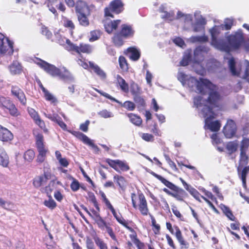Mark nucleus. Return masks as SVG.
Returning <instances> with one entry per match:
<instances>
[{
  "label": "nucleus",
  "instance_id": "1",
  "mask_svg": "<svg viewBox=\"0 0 249 249\" xmlns=\"http://www.w3.org/2000/svg\"><path fill=\"white\" fill-rule=\"evenodd\" d=\"M211 33L213 44L219 50L227 53L239 49L245 41L244 34L241 30L227 36L226 37L227 42L223 39H216V29L213 28Z\"/></svg>",
  "mask_w": 249,
  "mask_h": 249
},
{
  "label": "nucleus",
  "instance_id": "2",
  "mask_svg": "<svg viewBox=\"0 0 249 249\" xmlns=\"http://www.w3.org/2000/svg\"><path fill=\"white\" fill-rule=\"evenodd\" d=\"M190 80L192 83H196V89L200 93H203L204 91V87L209 90L208 97L206 100L210 107H219L222 100V96L218 91V87L212 83L209 79L199 78L197 80L195 77L191 78Z\"/></svg>",
  "mask_w": 249,
  "mask_h": 249
},
{
  "label": "nucleus",
  "instance_id": "3",
  "mask_svg": "<svg viewBox=\"0 0 249 249\" xmlns=\"http://www.w3.org/2000/svg\"><path fill=\"white\" fill-rule=\"evenodd\" d=\"M150 173L171 190V191L167 188H164L163 191L166 194L174 197L177 200L180 201H183L184 198L187 197V193L183 189L177 186L172 182L166 179L161 176L156 174L153 171H151Z\"/></svg>",
  "mask_w": 249,
  "mask_h": 249
},
{
  "label": "nucleus",
  "instance_id": "4",
  "mask_svg": "<svg viewBox=\"0 0 249 249\" xmlns=\"http://www.w3.org/2000/svg\"><path fill=\"white\" fill-rule=\"evenodd\" d=\"M135 31L133 26L128 24L121 25L120 30L115 33L112 37V41L115 46L121 47L124 44V39L132 38Z\"/></svg>",
  "mask_w": 249,
  "mask_h": 249
},
{
  "label": "nucleus",
  "instance_id": "5",
  "mask_svg": "<svg viewBox=\"0 0 249 249\" xmlns=\"http://www.w3.org/2000/svg\"><path fill=\"white\" fill-rule=\"evenodd\" d=\"M131 198L133 207L139 210L142 215L147 216L149 214L148 203L142 192H138L137 194L132 193Z\"/></svg>",
  "mask_w": 249,
  "mask_h": 249
},
{
  "label": "nucleus",
  "instance_id": "6",
  "mask_svg": "<svg viewBox=\"0 0 249 249\" xmlns=\"http://www.w3.org/2000/svg\"><path fill=\"white\" fill-rule=\"evenodd\" d=\"M124 3L122 0H113L104 8V16L114 18V14L118 15L124 10Z\"/></svg>",
  "mask_w": 249,
  "mask_h": 249
},
{
  "label": "nucleus",
  "instance_id": "7",
  "mask_svg": "<svg viewBox=\"0 0 249 249\" xmlns=\"http://www.w3.org/2000/svg\"><path fill=\"white\" fill-rule=\"evenodd\" d=\"M67 46L65 49L70 52H75L79 55L83 53H90L92 51V47L89 44L81 43L79 46L73 43L70 39L66 40Z\"/></svg>",
  "mask_w": 249,
  "mask_h": 249
},
{
  "label": "nucleus",
  "instance_id": "8",
  "mask_svg": "<svg viewBox=\"0 0 249 249\" xmlns=\"http://www.w3.org/2000/svg\"><path fill=\"white\" fill-rule=\"evenodd\" d=\"M36 145L38 154L36 160L38 163H42L45 160L48 149L44 142V137L41 133L37 134L36 136Z\"/></svg>",
  "mask_w": 249,
  "mask_h": 249
},
{
  "label": "nucleus",
  "instance_id": "9",
  "mask_svg": "<svg viewBox=\"0 0 249 249\" xmlns=\"http://www.w3.org/2000/svg\"><path fill=\"white\" fill-rule=\"evenodd\" d=\"M0 107L13 117H17L20 115V111L13 101L8 98L3 96L0 97Z\"/></svg>",
  "mask_w": 249,
  "mask_h": 249
},
{
  "label": "nucleus",
  "instance_id": "10",
  "mask_svg": "<svg viewBox=\"0 0 249 249\" xmlns=\"http://www.w3.org/2000/svg\"><path fill=\"white\" fill-rule=\"evenodd\" d=\"M119 224L132 232V234L129 235V237L133 243L136 246L138 249H145V246L144 244L138 238L137 233L132 227L134 224L132 220L124 219Z\"/></svg>",
  "mask_w": 249,
  "mask_h": 249
},
{
  "label": "nucleus",
  "instance_id": "11",
  "mask_svg": "<svg viewBox=\"0 0 249 249\" xmlns=\"http://www.w3.org/2000/svg\"><path fill=\"white\" fill-rule=\"evenodd\" d=\"M105 161L117 172H126L130 169L128 163L125 160H111L107 158L105 160Z\"/></svg>",
  "mask_w": 249,
  "mask_h": 249
},
{
  "label": "nucleus",
  "instance_id": "12",
  "mask_svg": "<svg viewBox=\"0 0 249 249\" xmlns=\"http://www.w3.org/2000/svg\"><path fill=\"white\" fill-rule=\"evenodd\" d=\"M14 52L13 43L0 33V54L12 55Z\"/></svg>",
  "mask_w": 249,
  "mask_h": 249
},
{
  "label": "nucleus",
  "instance_id": "13",
  "mask_svg": "<svg viewBox=\"0 0 249 249\" xmlns=\"http://www.w3.org/2000/svg\"><path fill=\"white\" fill-rule=\"evenodd\" d=\"M110 18L104 16L102 21L105 31L109 34L116 31L121 23V19L111 20Z\"/></svg>",
  "mask_w": 249,
  "mask_h": 249
},
{
  "label": "nucleus",
  "instance_id": "14",
  "mask_svg": "<svg viewBox=\"0 0 249 249\" xmlns=\"http://www.w3.org/2000/svg\"><path fill=\"white\" fill-rule=\"evenodd\" d=\"M94 89L100 94L102 96H103L104 97L107 98V99H108L110 100L111 101L120 104L121 105V106L126 109L127 110L129 111H133L135 109L136 107V105L132 101H126L124 102L123 104H122L120 103L118 100L116 99L110 95L109 94L103 92L102 90H100L94 88Z\"/></svg>",
  "mask_w": 249,
  "mask_h": 249
},
{
  "label": "nucleus",
  "instance_id": "15",
  "mask_svg": "<svg viewBox=\"0 0 249 249\" xmlns=\"http://www.w3.org/2000/svg\"><path fill=\"white\" fill-rule=\"evenodd\" d=\"M166 226L167 230H168L172 234H175L180 245L181 246V248H188V243L184 240L179 227L176 225L174 226V228L176 231L175 233H174V230L170 222H166Z\"/></svg>",
  "mask_w": 249,
  "mask_h": 249
},
{
  "label": "nucleus",
  "instance_id": "16",
  "mask_svg": "<svg viewBox=\"0 0 249 249\" xmlns=\"http://www.w3.org/2000/svg\"><path fill=\"white\" fill-rule=\"evenodd\" d=\"M11 93L12 96L18 99L20 103L24 106H26L27 98L23 90L17 85L11 86Z\"/></svg>",
  "mask_w": 249,
  "mask_h": 249
},
{
  "label": "nucleus",
  "instance_id": "17",
  "mask_svg": "<svg viewBox=\"0 0 249 249\" xmlns=\"http://www.w3.org/2000/svg\"><path fill=\"white\" fill-rule=\"evenodd\" d=\"M237 131V126L235 122L229 119L223 127V132L226 138H232L235 135Z\"/></svg>",
  "mask_w": 249,
  "mask_h": 249
},
{
  "label": "nucleus",
  "instance_id": "18",
  "mask_svg": "<svg viewBox=\"0 0 249 249\" xmlns=\"http://www.w3.org/2000/svg\"><path fill=\"white\" fill-rule=\"evenodd\" d=\"M99 194L101 196V198L102 199L103 202L105 204L106 207L107 209H108L111 212L113 216L116 219L117 221L120 223L121 222H122L125 219L122 216V215L120 214V215H118L115 209L110 202L109 200L108 199V198L107 197V196L105 193L102 191H99Z\"/></svg>",
  "mask_w": 249,
  "mask_h": 249
},
{
  "label": "nucleus",
  "instance_id": "19",
  "mask_svg": "<svg viewBox=\"0 0 249 249\" xmlns=\"http://www.w3.org/2000/svg\"><path fill=\"white\" fill-rule=\"evenodd\" d=\"M52 174L50 172H44L42 175L35 177L33 179V184L36 188H38L51 179Z\"/></svg>",
  "mask_w": 249,
  "mask_h": 249
},
{
  "label": "nucleus",
  "instance_id": "20",
  "mask_svg": "<svg viewBox=\"0 0 249 249\" xmlns=\"http://www.w3.org/2000/svg\"><path fill=\"white\" fill-rule=\"evenodd\" d=\"M37 59L39 61V62L37 63V64L41 69L52 76H56L57 72L58 71V68L40 58H37Z\"/></svg>",
  "mask_w": 249,
  "mask_h": 249
},
{
  "label": "nucleus",
  "instance_id": "21",
  "mask_svg": "<svg viewBox=\"0 0 249 249\" xmlns=\"http://www.w3.org/2000/svg\"><path fill=\"white\" fill-rule=\"evenodd\" d=\"M75 10L77 15L82 14L90 15L89 6L85 1L82 0H78L76 2Z\"/></svg>",
  "mask_w": 249,
  "mask_h": 249
},
{
  "label": "nucleus",
  "instance_id": "22",
  "mask_svg": "<svg viewBox=\"0 0 249 249\" xmlns=\"http://www.w3.org/2000/svg\"><path fill=\"white\" fill-rule=\"evenodd\" d=\"M190 193L196 198V200L199 202H201V198L203 199L208 203L209 206L212 209L213 211L217 213H218L217 209L213 205L212 202L210 200H208V199L206 197L201 195V194L196 189L194 188H191V189L190 191Z\"/></svg>",
  "mask_w": 249,
  "mask_h": 249
},
{
  "label": "nucleus",
  "instance_id": "23",
  "mask_svg": "<svg viewBox=\"0 0 249 249\" xmlns=\"http://www.w3.org/2000/svg\"><path fill=\"white\" fill-rule=\"evenodd\" d=\"M71 133L79 140L82 141L85 144L88 145L94 148H97V145L94 143L93 141L82 132L79 131H73L71 132Z\"/></svg>",
  "mask_w": 249,
  "mask_h": 249
},
{
  "label": "nucleus",
  "instance_id": "24",
  "mask_svg": "<svg viewBox=\"0 0 249 249\" xmlns=\"http://www.w3.org/2000/svg\"><path fill=\"white\" fill-rule=\"evenodd\" d=\"M124 53L129 57L130 59L134 61L139 60L141 56L140 51L135 47L128 48Z\"/></svg>",
  "mask_w": 249,
  "mask_h": 249
},
{
  "label": "nucleus",
  "instance_id": "25",
  "mask_svg": "<svg viewBox=\"0 0 249 249\" xmlns=\"http://www.w3.org/2000/svg\"><path fill=\"white\" fill-rule=\"evenodd\" d=\"M13 139V135L7 128L0 124V140L3 142H9Z\"/></svg>",
  "mask_w": 249,
  "mask_h": 249
},
{
  "label": "nucleus",
  "instance_id": "26",
  "mask_svg": "<svg viewBox=\"0 0 249 249\" xmlns=\"http://www.w3.org/2000/svg\"><path fill=\"white\" fill-rule=\"evenodd\" d=\"M45 117L51 120L52 121L57 123L59 126L64 130L67 129L66 124L62 121L61 118L57 113L45 114Z\"/></svg>",
  "mask_w": 249,
  "mask_h": 249
},
{
  "label": "nucleus",
  "instance_id": "27",
  "mask_svg": "<svg viewBox=\"0 0 249 249\" xmlns=\"http://www.w3.org/2000/svg\"><path fill=\"white\" fill-rule=\"evenodd\" d=\"M214 107L205 105L202 109L205 119V124L211 122V120L215 118V114L213 111Z\"/></svg>",
  "mask_w": 249,
  "mask_h": 249
},
{
  "label": "nucleus",
  "instance_id": "28",
  "mask_svg": "<svg viewBox=\"0 0 249 249\" xmlns=\"http://www.w3.org/2000/svg\"><path fill=\"white\" fill-rule=\"evenodd\" d=\"M8 68L11 73L13 75L20 74L22 71L21 65L17 60L13 61L9 66Z\"/></svg>",
  "mask_w": 249,
  "mask_h": 249
},
{
  "label": "nucleus",
  "instance_id": "29",
  "mask_svg": "<svg viewBox=\"0 0 249 249\" xmlns=\"http://www.w3.org/2000/svg\"><path fill=\"white\" fill-rule=\"evenodd\" d=\"M89 66L93 71L102 80H105L107 78L106 73L98 65L93 62H89Z\"/></svg>",
  "mask_w": 249,
  "mask_h": 249
},
{
  "label": "nucleus",
  "instance_id": "30",
  "mask_svg": "<svg viewBox=\"0 0 249 249\" xmlns=\"http://www.w3.org/2000/svg\"><path fill=\"white\" fill-rule=\"evenodd\" d=\"M193 77H188L187 75L183 72H179L178 74V79L184 86L188 81V85L190 87H193V84L197 85L196 83H192L190 80L191 78Z\"/></svg>",
  "mask_w": 249,
  "mask_h": 249
},
{
  "label": "nucleus",
  "instance_id": "31",
  "mask_svg": "<svg viewBox=\"0 0 249 249\" xmlns=\"http://www.w3.org/2000/svg\"><path fill=\"white\" fill-rule=\"evenodd\" d=\"M249 162V157L246 153L240 152L237 171L240 172L242 169L246 166Z\"/></svg>",
  "mask_w": 249,
  "mask_h": 249
},
{
  "label": "nucleus",
  "instance_id": "32",
  "mask_svg": "<svg viewBox=\"0 0 249 249\" xmlns=\"http://www.w3.org/2000/svg\"><path fill=\"white\" fill-rule=\"evenodd\" d=\"M239 143L237 140L229 142L226 145V149L228 151V154L231 155L235 152L238 148Z\"/></svg>",
  "mask_w": 249,
  "mask_h": 249
},
{
  "label": "nucleus",
  "instance_id": "33",
  "mask_svg": "<svg viewBox=\"0 0 249 249\" xmlns=\"http://www.w3.org/2000/svg\"><path fill=\"white\" fill-rule=\"evenodd\" d=\"M62 185V183L59 181H57L55 179L51 180L48 185L46 186L43 189L44 192L47 194V196L51 195L52 192L53 190L55 188V185Z\"/></svg>",
  "mask_w": 249,
  "mask_h": 249
},
{
  "label": "nucleus",
  "instance_id": "34",
  "mask_svg": "<svg viewBox=\"0 0 249 249\" xmlns=\"http://www.w3.org/2000/svg\"><path fill=\"white\" fill-rule=\"evenodd\" d=\"M92 213L97 217L96 220V223L98 225L99 228L101 230H104L108 224L103 219V218L100 215V214L95 211L93 209L91 210Z\"/></svg>",
  "mask_w": 249,
  "mask_h": 249
},
{
  "label": "nucleus",
  "instance_id": "35",
  "mask_svg": "<svg viewBox=\"0 0 249 249\" xmlns=\"http://www.w3.org/2000/svg\"><path fill=\"white\" fill-rule=\"evenodd\" d=\"M116 80L121 90L125 93H128L129 91V86L125 80L119 74L116 76Z\"/></svg>",
  "mask_w": 249,
  "mask_h": 249
},
{
  "label": "nucleus",
  "instance_id": "36",
  "mask_svg": "<svg viewBox=\"0 0 249 249\" xmlns=\"http://www.w3.org/2000/svg\"><path fill=\"white\" fill-rule=\"evenodd\" d=\"M0 164L4 167L9 164L8 156L2 147H0Z\"/></svg>",
  "mask_w": 249,
  "mask_h": 249
},
{
  "label": "nucleus",
  "instance_id": "37",
  "mask_svg": "<svg viewBox=\"0 0 249 249\" xmlns=\"http://www.w3.org/2000/svg\"><path fill=\"white\" fill-rule=\"evenodd\" d=\"M90 15L86 14L77 15V19L79 24L84 27H87L89 25V21L88 17Z\"/></svg>",
  "mask_w": 249,
  "mask_h": 249
},
{
  "label": "nucleus",
  "instance_id": "38",
  "mask_svg": "<svg viewBox=\"0 0 249 249\" xmlns=\"http://www.w3.org/2000/svg\"><path fill=\"white\" fill-rule=\"evenodd\" d=\"M220 207L223 213L230 220L235 221L236 217L233 214L232 211L229 207L224 204H221Z\"/></svg>",
  "mask_w": 249,
  "mask_h": 249
},
{
  "label": "nucleus",
  "instance_id": "39",
  "mask_svg": "<svg viewBox=\"0 0 249 249\" xmlns=\"http://www.w3.org/2000/svg\"><path fill=\"white\" fill-rule=\"evenodd\" d=\"M113 179L117 185H118L122 190L124 189L126 186V181L124 177L116 174L114 176Z\"/></svg>",
  "mask_w": 249,
  "mask_h": 249
},
{
  "label": "nucleus",
  "instance_id": "40",
  "mask_svg": "<svg viewBox=\"0 0 249 249\" xmlns=\"http://www.w3.org/2000/svg\"><path fill=\"white\" fill-rule=\"evenodd\" d=\"M127 116L130 121L134 124L137 126H140L142 124V119L140 116L131 113H128Z\"/></svg>",
  "mask_w": 249,
  "mask_h": 249
},
{
  "label": "nucleus",
  "instance_id": "41",
  "mask_svg": "<svg viewBox=\"0 0 249 249\" xmlns=\"http://www.w3.org/2000/svg\"><path fill=\"white\" fill-rule=\"evenodd\" d=\"M130 90V92L133 97L141 95L142 92L141 88L134 82L131 83Z\"/></svg>",
  "mask_w": 249,
  "mask_h": 249
},
{
  "label": "nucleus",
  "instance_id": "42",
  "mask_svg": "<svg viewBox=\"0 0 249 249\" xmlns=\"http://www.w3.org/2000/svg\"><path fill=\"white\" fill-rule=\"evenodd\" d=\"M55 157L58 160L60 165L64 167H67L69 164V162L66 158H62L60 151H56L55 152Z\"/></svg>",
  "mask_w": 249,
  "mask_h": 249
},
{
  "label": "nucleus",
  "instance_id": "43",
  "mask_svg": "<svg viewBox=\"0 0 249 249\" xmlns=\"http://www.w3.org/2000/svg\"><path fill=\"white\" fill-rule=\"evenodd\" d=\"M150 218L151 219V226H152V229L154 232V233L155 235H159L160 233V224H158L157 223V221L155 218V217L152 215L151 214H150Z\"/></svg>",
  "mask_w": 249,
  "mask_h": 249
},
{
  "label": "nucleus",
  "instance_id": "44",
  "mask_svg": "<svg viewBox=\"0 0 249 249\" xmlns=\"http://www.w3.org/2000/svg\"><path fill=\"white\" fill-rule=\"evenodd\" d=\"M208 128L212 132H217L220 130L221 124L218 120L206 124Z\"/></svg>",
  "mask_w": 249,
  "mask_h": 249
},
{
  "label": "nucleus",
  "instance_id": "45",
  "mask_svg": "<svg viewBox=\"0 0 249 249\" xmlns=\"http://www.w3.org/2000/svg\"><path fill=\"white\" fill-rule=\"evenodd\" d=\"M119 66L122 71L127 72L129 69L128 64L126 58L122 55L119 57L118 59Z\"/></svg>",
  "mask_w": 249,
  "mask_h": 249
},
{
  "label": "nucleus",
  "instance_id": "46",
  "mask_svg": "<svg viewBox=\"0 0 249 249\" xmlns=\"http://www.w3.org/2000/svg\"><path fill=\"white\" fill-rule=\"evenodd\" d=\"M55 76L59 77L61 79L65 80L70 79L71 77V74L70 72L64 68L63 70L58 69V71L57 72Z\"/></svg>",
  "mask_w": 249,
  "mask_h": 249
},
{
  "label": "nucleus",
  "instance_id": "47",
  "mask_svg": "<svg viewBox=\"0 0 249 249\" xmlns=\"http://www.w3.org/2000/svg\"><path fill=\"white\" fill-rule=\"evenodd\" d=\"M49 197L48 200H45L43 202V204L50 210L54 209L56 206L57 204L55 201L53 199L52 196H47Z\"/></svg>",
  "mask_w": 249,
  "mask_h": 249
},
{
  "label": "nucleus",
  "instance_id": "48",
  "mask_svg": "<svg viewBox=\"0 0 249 249\" xmlns=\"http://www.w3.org/2000/svg\"><path fill=\"white\" fill-rule=\"evenodd\" d=\"M88 196L89 202L92 203L97 211L99 212L100 210L99 205L94 193L91 192H89L88 193Z\"/></svg>",
  "mask_w": 249,
  "mask_h": 249
},
{
  "label": "nucleus",
  "instance_id": "49",
  "mask_svg": "<svg viewBox=\"0 0 249 249\" xmlns=\"http://www.w3.org/2000/svg\"><path fill=\"white\" fill-rule=\"evenodd\" d=\"M133 100L136 104V106L138 108H143L145 106V102L144 99L139 95L133 97Z\"/></svg>",
  "mask_w": 249,
  "mask_h": 249
},
{
  "label": "nucleus",
  "instance_id": "50",
  "mask_svg": "<svg viewBox=\"0 0 249 249\" xmlns=\"http://www.w3.org/2000/svg\"><path fill=\"white\" fill-rule=\"evenodd\" d=\"M95 244L99 249H108L107 244L104 241L98 236L93 238Z\"/></svg>",
  "mask_w": 249,
  "mask_h": 249
},
{
  "label": "nucleus",
  "instance_id": "51",
  "mask_svg": "<svg viewBox=\"0 0 249 249\" xmlns=\"http://www.w3.org/2000/svg\"><path fill=\"white\" fill-rule=\"evenodd\" d=\"M229 66L230 71L233 75L238 76L240 72L237 71L235 68V62L234 59L232 57L229 61Z\"/></svg>",
  "mask_w": 249,
  "mask_h": 249
},
{
  "label": "nucleus",
  "instance_id": "52",
  "mask_svg": "<svg viewBox=\"0 0 249 249\" xmlns=\"http://www.w3.org/2000/svg\"><path fill=\"white\" fill-rule=\"evenodd\" d=\"M190 39L192 43L206 42L208 41V37L205 35L201 36H192Z\"/></svg>",
  "mask_w": 249,
  "mask_h": 249
},
{
  "label": "nucleus",
  "instance_id": "53",
  "mask_svg": "<svg viewBox=\"0 0 249 249\" xmlns=\"http://www.w3.org/2000/svg\"><path fill=\"white\" fill-rule=\"evenodd\" d=\"M35 157V153L32 149H28L24 154V160L28 162L32 161Z\"/></svg>",
  "mask_w": 249,
  "mask_h": 249
},
{
  "label": "nucleus",
  "instance_id": "54",
  "mask_svg": "<svg viewBox=\"0 0 249 249\" xmlns=\"http://www.w3.org/2000/svg\"><path fill=\"white\" fill-rule=\"evenodd\" d=\"M249 147V138H244L241 142L240 152L246 153Z\"/></svg>",
  "mask_w": 249,
  "mask_h": 249
},
{
  "label": "nucleus",
  "instance_id": "55",
  "mask_svg": "<svg viewBox=\"0 0 249 249\" xmlns=\"http://www.w3.org/2000/svg\"><path fill=\"white\" fill-rule=\"evenodd\" d=\"M63 21V25L65 28L69 29L71 31H73L75 29V25L71 20L64 18Z\"/></svg>",
  "mask_w": 249,
  "mask_h": 249
},
{
  "label": "nucleus",
  "instance_id": "56",
  "mask_svg": "<svg viewBox=\"0 0 249 249\" xmlns=\"http://www.w3.org/2000/svg\"><path fill=\"white\" fill-rule=\"evenodd\" d=\"M102 32L100 30H93L90 32L89 40L91 42L98 40L101 36Z\"/></svg>",
  "mask_w": 249,
  "mask_h": 249
},
{
  "label": "nucleus",
  "instance_id": "57",
  "mask_svg": "<svg viewBox=\"0 0 249 249\" xmlns=\"http://www.w3.org/2000/svg\"><path fill=\"white\" fill-rule=\"evenodd\" d=\"M200 190L206 196V197L208 198V200L210 199L213 202H217L216 198L213 195L212 192L206 190L204 188L200 189Z\"/></svg>",
  "mask_w": 249,
  "mask_h": 249
},
{
  "label": "nucleus",
  "instance_id": "58",
  "mask_svg": "<svg viewBox=\"0 0 249 249\" xmlns=\"http://www.w3.org/2000/svg\"><path fill=\"white\" fill-rule=\"evenodd\" d=\"M233 24V19L226 18L224 21V24L221 25V27L222 29H224L226 30H230Z\"/></svg>",
  "mask_w": 249,
  "mask_h": 249
},
{
  "label": "nucleus",
  "instance_id": "59",
  "mask_svg": "<svg viewBox=\"0 0 249 249\" xmlns=\"http://www.w3.org/2000/svg\"><path fill=\"white\" fill-rule=\"evenodd\" d=\"M44 97L47 101L51 102L52 103L55 104L57 102V99L47 89L43 92Z\"/></svg>",
  "mask_w": 249,
  "mask_h": 249
},
{
  "label": "nucleus",
  "instance_id": "60",
  "mask_svg": "<svg viewBox=\"0 0 249 249\" xmlns=\"http://www.w3.org/2000/svg\"><path fill=\"white\" fill-rule=\"evenodd\" d=\"M72 181L71 182L70 187L71 190L73 192H76L78 190L80 187L79 181L73 178H71Z\"/></svg>",
  "mask_w": 249,
  "mask_h": 249
},
{
  "label": "nucleus",
  "instance_id": "61",
  "mask_svg": "<svg viewBox=\"0 0 249 249\" xmlns=\"http://www.w3.org/2000/svg\"><path fill=\"white\" fill-rule=\"evenodd\" d=\"M164 157L166 161L168 163L170 167L173 171H177L178 169L175 164V163L170 159V157L168 155H164Z\"/></svg>",
  "mask_w": 249,
  "mask_h": 249
},
{
  "label": "nucleus",
  "instance_id": "62",
  "mask_svg": "<svg viewBox=\"0 0 249 249\" xmlns=\"http://www.w3.org/2000/svg\"><path fill=\"white\" fill-rule=\"evenodd\" d=\"M34 122L36 124H37L40 128L43 129L44 132H47L48 131L44 121L42 120L40 117L36 120Z\"/></svg>",
  "mask_w": 249,
  "mask_h": 249
},
{
  "label": "nucleus",
  "instance_id": "63",
  "mask_svg": "<svg viewBox=\"0 0 249 249\" xmlns=\"http://www.w3.org/2000/svg\"><path fill=\"white\" fill-rule=\"evenodd\" d=\"M172 212L174 215L181 221H185V218L183 215L180 213L179 211L178 210L177 207H173L172 208Z\"/></svg>",
  "mask_w": 249,
  "mask_h": 249
},
{
  "label": "nucleus",
  "instance_id": "64",
  "mask_svg": "<svg viewBox=\"0 0 249 249\" xmlns=\"http://www.w3.org/2000/svg\"><path fill=\"white\" fill-rule=\"evenodd\" d=\"M41 33L42 35L46 36L48 39H51L52 37L53 34L52 32L45 26H42L41 28Z\"/></svg>",
  "mask_w": 249,
  "mask_h": 249
}]
</instances>
